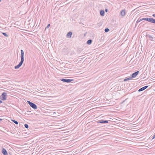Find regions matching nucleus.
<instances>
[{
  "instance_id": "0eeeda50",
  "label": "nucleus",
  "mask_w": 155,
  "mask_h": 155,
  "mask_svg": "<svg viewBox=\"0 0 155 155\" xmlns=\"http://www.w3.org/2000/svg\"><path fill=\"white\" fill-rule=\"evenodd\" d=\"M139 73V71H137L136 72L133 73L131 74V78H134L136 77V76Z\"/></svg>"
},
{
  "instance_id": "20e7f679",
  "label": "nucleus",
  "mask_w": 155,
  "mask_h": 155,
  "mask_svg": "<svg viewBox=\"0 0 155 155\" xmlns=\"http://www.w3.org/2000/svg\"><path fill=\"white\" fill-rule=\"evenodd\" d=\"M7 94L5 92H3L0 96V99L3 101H5L7 99Z\"/></svg>"
},
{
  "instance_id": "b1692460",
  "label": "nucleus",
  "mask_w": 155,
  "mask_h": 155,
  "mask_svg": "<svg viewBox=\"0 0 155 155\" xmlns=\"http://www.w3.org/2000/svg\"><path fill=\"white\" fill-rule=\"evenodd\" d=\"M152 16L155 18V14H153L152 15Z\"/></svg>"
},
{
  "instance_id": "f03ea898",
  "label": "nucleus",
  "mask_w": 155,
  "mask_h": 155,
  "mask_svg": "<svg viewBox=\"0 0 155 155\" xmlns=\"http://www.w3.org/2000/svg\"><path fill=\"white\" fill-rule=\"evenodd\" d=\"M142 21L145 20L150 23L155 24V19L153 18H145L141 19Z\"/></svg>"
},
{
  "instance_id": "f257e3e1",
  "label": "nucleus",
  "mask_w": 155,
  "mask_h": 155,
  "mask_svg": "<svg viewBox=\"0 0 155 155\" xmlns=\"http://www.w3.org/2000/svg\"><path fill=\"white\" fill-rule=\"evenodd\" d=\"M21 61L17 65L15 66L14 68L15 69L19 68L22 65L24 61V52L23 50H21Z\"/></svg>"
},
{
  "instance_id": "f8f14e48",
  "label": "nucleus",
  "mask_w": 155,
  "mask_h": 155,
  "mask_svg": "<svg viewBox=\"0 0 155 155\" xmlns=\"http://www.w3.org/2000/svg\"><path fill=\"white\" fill-rule=\"evenodd\" d=\"M121 15L122 16H124L125 15V10H122L120 12Z\"/></svg>"
},
{
  "instance_id": "6e6552de",
  "label": "nucleus",
  "mask_w": 155,
  "mask_h": 155,
  "mask_svg": "<svg viewBox=\"0 0 155 155\" xmlns=\"http://www.w3.org/2000/svg\"><path fill=\"white\" fill-rule=\"evenodd\" d=\"M2 153L3 155H8V153L7 150L4 148H2Z\"/></svg>"
},
{
  "instance_id": "9b49d317",
  "label": "nucleus",
  "mask_w": 155,
  "mask_h": 155,
  "mask_svg": "<svg viewBox=\"0 0 155 155\" xmlns=\"http://www.w3.org/2000/svg\"><path fill=\"white\" fill-rule=\"evenodd\" d=\"M146 37L150 40L151 41H154V40H153V38L152 36H151L150 35H146Z\"/></svg>"
},
{
  "instance_id": "9d476101",
  "label": "nucleus",
  "mask_w": 155,
  "mask_h": 155,
  "mask_svg": "<svg viewBox=\"0 0 155 155\" xmlns=\"http://www.w3.org/2000/svg\"><path fill=\"white\" fill-rule=\"evenodd\" d=\"M148 87V86H145L140 88V89H139L138 91L140 92V91H144V90H145V89H147Z\"/></svg>"
},
{
  "instance_id": "cd10ccee",
  "label": "nucleus",
  "mask_w": 155,
  "mask_h": 155,
  "mask_svg": "<svg viewBox=\"0 0 155 155\" xmlns=\"http://www.w3.org/2000/svg\"><path fill=\"white\" fill-rule=\"evenodd\" d=\"M1 0H0V2H1Z\"/></svg>"
},
{
  "instance_id": "2eb2a0df",
  "label": "nucleus",
  "mask_w": 155,
  "mask_h": 155,
  "mask_svg": "<svg viewBox=\"0 0 155 155\" xmlns=\"http://www.w3.org/2000/svg\"><path fill=\"white\" fill-rule=\"evenodd\" d=\"M131 79H132L131 77H129V78H126L124 79V81H127L130 80Z\"/></svg>"
},
{
  "instance_id": "c85d7f7f",
  "label": "nucleus",
  "mask_w": 155,
  "mask_h": 155,
  "mask_svg": "<svg viewBox=\"0 0 155 155\" xmlns=\"http://www.w3.org/2000/svg\"><path fill=\"white\" fill-rule=\"evenodd\" d=\"M154 91H155V90H154Z\"/></svg>"
},
{
  "instance_id": "423d86ee",
  "label": "nucleus",
  "mask_w": 155,
  "mask_h": 155,
  "mask_svg": "<svg viewBox=\"0 0 155 155\" xmlns=\"http://www.w3.org/2000/svg\"><path fill=\"white\" fill-rule=\"evenodd\" d=\"M97 123L101 124H106L108 123V121L107 120H101L97 121Z\"/></svg>"
},
{
  "instance_id": "393cba45",
  "label": "nucleus",
  "mask_w": 155,
  "mask_h": 155,
  "mask_svg": "<svg viewBox=\"0 0 155 155\" xmlns=\"http://www.w3.org/2000/svg\"><path fill=\"white\" fill-rule=\"evenodd\" d=\"M2 103V101L1 100H0V103Z\"/></svg>"
},
{
  "instance_id": "dca6fc26",
  "label": "nucleus",
  "mask_w": 155,
  "mask_h": 155,
  "mask_svg": "<svg viewBox=\"0 0 155 155\" xmlns=\"http://www.w3.org/2000/svg\"><path fill=\"white\" fill-rule=\"evenodd\" d=\"M11 120L16 124H18V122L17 121L13 120Z\"/></svg>"
},
{
  "instance_id": "a211bd4d",
  "label": "nucleus",
  "mask_w": 155,
  "mask_h": 155,
  "mask_svg": "<svg viewBox=\"0 0 155 155\" xmlns=\"http://www.w3.org/2000/svg\"><path fill=\"white\" fill-rule=\"evenodd\" d=\"M109 30H110L108 28H106L104 29V31L106 32H108L109 31Z\"/></svg>"
},
{
  "instance_id": "bb28decb",
  "label": "nucleus",
  "mask_w": 155,
  "mask_h": 155,
  "mask_svg": "<svg viewBox=\"0 0 155 155\" xmlns=\"http://www.w3.org/2000/svg\"><path fill=\"white\" fill-rule=\"evenodd\" d=\"M124 101H123V103L124 102Z\"/></svg>"
},
{
  "instance_id": "a878e982",
  "label": "nucleus",
  "mask_w": 155,
  "mask_h": 155,
  "mask_svg": "<svg viewBox=\"0 0 155 155\" xmlns=\"http://www.w3.org/2000/svg\"><path fill=\"white\" fill-rule=\"evenodd\" d=\"M2 119H1V118H0V121H2Z\"/></svg>"
},
{
  "instance_id": "7ed1b4c3",
  "label": "nucleus",
  "mask_w": 155,
  "mask_h": 155,
  "mask_svg": "<svg viewBox=\"0 0 155 155\" xmlns=\"http://www.w3.org/2000/svg\"><path fill=\"white\" fill-rule=\"evenodd\" d=\"M27 103L29 104V105L34 109L35 110L37 109V106L34 103L28 101H27Z\"/></svg>"
},
{
  "instance_id": "6ab92c4d",
  "label": "nucleus",
  "mask_w": 155,
  "mask_h": 155,
  "mask_svg": "<svg viewBox=\"0 0 155 155\" xmlns=\"http://www.w3.org/2000/svg\"><path fill=\"white\" fill-rule=\"evenodd\" d=\"M25 127L26 128L28 129V125L27 124H24Z\"/></svg>"
},
{
  "instance_id": "39448f33",
  "label": "nucleus",
  "mask_w": 155,
  "mask_h": 155,
  "mask_svg": "<svg viewBox=\"0 0 155 155\" xmlns=\"http://www.w3.org/2000/svg\"><path fill=\"white\" fill-rule=\"evenodd\" d=\"M60 80L63 82L67 83H70L71 82V81H73L74 80L73 79L65 78H62Z\"/></svg>"
},
{
  "instance_id": "4be33fe9",
  "label": "nucleus",
  "mask_w": 155,
  "mask_h": 155,
  "mask_svg": "<svg viewBox=\"0 0 155 155\" xmlns=\"http://www.w3.org/2000/svg\"><path fill=\"white\" fill-rule=\"evenodd\" d=\"M155 138V134L153 136L152 139H153Z\"/></svg>"
},
{
  "instance_id": "4468645a",
  "label": "nucleus",
  "mask_w": 155,
  "mask_h": 155,
  "mask_svg": "<svg viewBox=\"0 0 155 155\" xmlns=\"http://www.w3.org/2000/svg\"><path fill=\"white\" fill-rule=\"evenodd\" d=\"M92 42V40L91 39H89L87 41V43L88 45H90L91 44Z\"/></svg>"
},
{
  "instance_id": "aec40b11",
  "label": "nucleus",
  "mask_w": 155,
  "mask_h": 155,
  "mask_svg": "<svg viewBox=\"0 0 155 155\" xmlns=\"http://www.w3.org/2000/svg\"><path fill=\"white\" fill-rule=\"evenodd\" d=\"M141 21H142L141 19H140V18H139L137 20V23Z\"/></svg>"
},
{
  "instance_id": "5701e85b",
  "label": "nucleus",
  "mask_w": 155,
  "mask_h": 155,
  "mask_svg": "<svg viewBox=\"0 0 155 155\" xmlns=\"http://www.w3.org/2000/svg\"><path fill=\"white\" fill-rule=\"evenodd\" d=\"M105 11L106 12H108V9L107 8H106L105 9Z\"/></svg>"
},
{
  "instance_id": "412c9836",
  "label": "nucleus",
  "mask_w": 155,
  "mask_h": 155,
  "mask_svg": "<svg viewBox=\"0 0 155 155\" xmlns=\"http://www.w3.org/2000/svg\"><path fill=\"white\" fill-rule=\"evenodd\" d=\"M50 26V24H48V25L47 26V27L45 28V30L46 29V28H49V27Z\"/></svg>"
},
{
  "instance_id": "f3484780",
  "label": "nucleus",
  "mask_w": 155,
  "mask_h": 155,
  "mask_svg": "<svg viewBox=\"0 0 155 155\" xmlns=\"http://www.w3.org/2000/svg\"><path fill=\"white\" fill-rule=\"evenodd\" d=\"M2 34L5 37H8V35L6 33L4 32H2Z\"/></svg>"
},
{
  "instance_id": "1a4fd4ad",
  "label": "nucleus",
  "mask_w": 155,
  "mask_h": 155,
  "mask_svg": "<svg viewBox=\"0 0 155 155\" xmlns=\"http://www.w3.org/2000/svg\"><path fill=\"white\" fill-rule=\"evenodd\" d=\"M72 33L71 31H70L68 32L67 34L66 37L67 38H71V37Z\"/></svg>"
},
{
  "instance_id": "ddd939ff",
  "label": "nucleus",
  "mask_w": 155,
  "mask_h": 155,
  "mask_svg": "<svg viewBox=\"0 0 155 155\" xmlns=\"http://www.w3.org/2000/svg\"><path fill=\"white\" fill-rule=\"evenodd\" d=\"M104 10H101L100 11V15L101 16H104Z\"/></svg>"
}]
</instances>
